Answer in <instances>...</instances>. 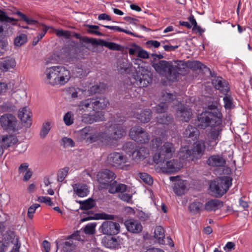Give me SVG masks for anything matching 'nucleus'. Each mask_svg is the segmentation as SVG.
<instances>
[{
  "label": "nucleus",
  "mask_w": 252,
  "mask_h": 252,
  "mask_svg": "<svg viewBox=\"0 0 252 252\" xmlns=\"http://www.w3.org/2000/svg\"><path fill=\"white\" fill-rule=\"evenodd\" d=\"M167 104L162 101L155 107L156 111L158 113H164L167 110Z\"/></svg>",
  "instance_id": "60"
},
{
  "label": "nucleus",
  "mask_w": 252,
  "mask_h": 252,
  "mask_svg": "<svg viewBox=\"0 0 252 252\" xmlns=\"http://www.w3.org/2000/svg\"><path fill=\"white\" fill-rule=\"evenodd\" d=\"M86 27L88 28V29H87V32L88 33L90 34H95L98 36H104L103 33L97 31V30L99 28L98 26L87 25Z\"/></svg>",
  "instance_id": "51"
},
{
  "label": "nucleus",
  "mask_w": 252,
  "mask_h": 252,
  "mask_svg": "<svg viewBox=\"0 0 252 252\" xmlns=\"http://www.w3.org/2000/svg\"><path fill=\"white\" fill-rule=\"evenodd\" d=\"M128 158L126 156L118 152L112 153L107 157V162L110 165L122 169L126 168L125 164Z\"/></svg>",
  "instance_id": "7"
},
{
  "label": "nucleus",
  "mask_w": 252,
  "mask_h": 252,
  "mask_svg": "<svg viewBox=\"0 0 252 252\" xmlns=\"http://www.w3.org/2000/svg\"><path fill=\"white\" fill-rule=\"evenodd\" d=\"M135 216L141 221H145L149 218V215L141 210H137L135 212Z\"/></svg>",
  "instance_id": "57"
},
{
  "label": "nucleus",
  "mask_w": 252,
  "mask_h": 252,
  "mask_svg": "<svg viewBox=\"0 0 252 252\" xmlns=\"http://www.w3.org/2000/svg\"><path fill=\"white\" fill-rule=\"evenodd\" d=\"M16 64V61L13 58L10 56L2 58L0 61V70L2 72H7L14 68Z\"/></svg>",
  "instance_id": "22"
},
{
  "label": "nucleus",
  "mask_w": 252,
  "mask_h": 252,
  "mask_svg": "<svg viewBox=\"0 0 252 252\" xmlns=\"http://www.w3.org/2000/svg\"><path fill=\"white\" fill-rule=\"evenodd\" d=\"M225 95L223 98L224 107L226 110L231 109L234 107L232 98L229 95Z\"/></svg>",
  "instance_id": "53"
},
{
  "label": "nucleus",
  "mask_w": 252,
  "mask_h": 252,
  "mask_svg": "<svg viewBox=\"0 0 252 252\" xmlns=\"http://www.w3.org/2000/svg\"><path fill=\"white\" fill-rule=\"evenodd\" d=\"M51 128V123L49 122L44 123L42 125L40 132V137L42 138H45L50 131Z\"/></svg>",
  "instance_id": "52"
},
{
  "label": "nucleus",
  "mask_w": 252,
  "mask_h": 252,
  "mask_svg": "<svg viewBox=\"0 0 252 252\" xmlns=\"http://www.w3.org/2000/svg\"><path fill=\"white\" fill-rule=\"evenodd\" d=\"M131 64L127 61H122L119 63L117 68L118 70L121 73H127L130 71Z\"/></svg>",
  "instance_id": "41"
},
{
  "label": "nucleus",
  "mask_w": 252,
  "mask_h": 252,
  "mask_svg": "<svg viewBox=\"0 0 252 252\" xmlns=\"http://www.w3.org/2000/svg\"><path fill=\"white\" fill-rule=\"evenodd\" d=\"M175 149L172 143L166 142L161 147L159 152L154 157V161L157 164L164 163L166 159H170L175 152Z\"/></svg>",
  "instance_id": "4"
},
{
  "label": "nucleus",
  "mask_w": 252,
  "mask_h": 252,
  "mask_svg": "<svg viewBox=\"0 0 252 252\" xmlns=\"http://www.w3.org/2000/svg\"><path fill=\"white\" fill-rule=\"evenodd\" d=\"M102 243L105 247L111 249H118L121 248L120 238L112 235L104 237Z\"/></svg>",
  "instance_id": "19"
},
{
  "label": "nucleus",
  "mask_w": 252,
  "mask_h": 252,
  "mask_svg": "<svg viewBox=\"0 0 252 252\" xmlns=\"http://www.w3.org/2000/svg\"><path fill=\"white\" fill-rule=\"evenodd\" d=\"M102 188L108 189V192L111 194L125 192L127 189V186L125 184L118 183L116 181L113 180L108 184V186H103Z\"/></svg>",
  "instance_id": "20"
},
{
  "label": "nucleus",
  "mask_w": 252,
  "mask_h": 252,
  "mask_svg": "<svg viewBox=\"0 0 252 252\" xmlns=\"http://www.w3.org/2000/svg\"><path fill=\"white\" fill-rule=\"evenodd\" d=\"M206 149L205 142L203 140L196 141L193 147L190 149L192 155V160L195 161L201 158L204 154Z\"/></svg>",
  "instance_id": "12"
},
{
  "label": "nucleus",
  "mask_w": 252,
  "mask_h": 252,
  "mask_svg": "<svg viewBox=\"0 0 252 252\" xmlns=\"http://www.w3.org/2000/svg\"><path fill=\"white\" fill-rule=\"evenodd\" d=\"M73 189L74 193L80 197L86 196L89 192L88 187L85 184H75Z\"/></svg>",
  "instance_id": "30"
},
{
  "label": "nucleus",
  "mask_w": 252,
  "mask_h": 252,
  "mask_svg": "<svg viewBox=\"0 0 252 252\" xmlns=\"http://www.w3.org/2000/svg\"><path fill=\"white\" fill-rule=\"evenodd\" d=\"M203 203L199 201H193L191 203L189 206V212L193 215H196L199 213L203 210Z\"/></svg>",
  "instance_id": "37"
},
{
  "label": "nucleus",
  "mask_w": 252,
  "mask_h": 252,
  "mask_svg": "<svg viewBox=\"0 0 252 252\" xmlns=\"http://www.w3.org/2000/svg\"><path fill=\"white\" fill-rule=\"evenodd\" d=\"M172 64L168 61L161 60L157 63H154L152 66L157 73L159 74L164 75L167 71L171 66Z\"/></svg>",
  "instance_id": "25"
},
{
  "label": "nucleus",
  "mask_w": 252,
  "mask_h": 252,
  "mask_svg": "<svg viewBox=\"0 0 252 252\" xmlns=\"http://www.w3.org/2000/svg\"><path fill=\"white\" fill-rule=\"evenodd\" d=\"M219 102L217 100L213 101L211 104H208L207 110L205 111L209 113L213 116V118H216L218 120V123H220L222 120V114L220 110L218 108Z\"/></svg>",
  "instance_id": "21"
},
{
  "label": "nucleus",
  "mask_w": 252,
  "mask_h": 252,
  "mask_svg": "<svg viewBox=\"0 0 252 252\" xmlns=\"http://www.w3.org/2000/svg\"><path fill=\"white\" fill-rule=\"evenodd\" d=\"M223 206V202L217 199H212L207 201L204 207V209L207 212L216 211Z\"/></svg>",
  "instance_id": "27"
},
{
  "label": "nucleus",
  "mask_w": 252,
  "mask_h": 252,
  "mask_svg": "<svg viewBox=\"0 0 252 252\" xmlns=\"http://www.w3.org/2000/svg\"><path fill=\"white\" fill-rule=\"evenodd\" d=\"M93 98L94 111H102L109 104L108 99L104 96Z\"/></svg>",
  "instance_id": "26"
},
{
  "label": "nucleus",
  "mask_w": 252,
  "mask_h": 252,
  "mask_svg": "<svg viewBox=\"0 0 252 252\" xmlns=\"http://www.w3.org/2000/svg\"><path fill=\"white\" fill-rule=\"evenodd\" d=\"M16 14L28 25H33L38 23L37 21L28 18L25 14L19 11H18Z\"/></svg>",
  "instance_id": "54"
},
{
  "label": "nucleus",
  "mask_w": 252,
  "mask_h": 252,
  "mask_svg": "<svg viewBox=\"0 0 252 252\" xmlns=\"http://www.w3.org/2000/svg\"><path fill=\"white\" fill-rule=\"evenodd\" d=\"M97 180L103 186H108V184L112 182L116 177L115 174L109 169H104L99 172L97 175Z\"/></svg>",
  "instance_id": "13"
},
{
  "label": "nucleus",
  "mask_w": 252,
  "mask_h": 252,
  "mask_svg": "<svg viewBox=\"0 0 252 252\" xmlns=\"http://www.w3.org/2000/svg\"><path fill=\"white\" fill-rule=\"evenodd\" d=\"M177 94L175 92L170 93L167 91L162 92L160 100L162 102L167 104L175 100L176 99Z\"/></svg>",
  "instance_id": "36"
},
{
  "label": "nucleus",
  "mask_w": 252,
  "mask_h": 252,
  "mask_svg": "<svg viewBox=\"0 0 252 252\" xmlns=\"http://www.w3.org/2000/svg\"><path fill=\"white\" fill-rule=\"evenodd\" d=\"M95 205V202L94 199L90 198L84 201V203L82 206H80V209L83 210H88L93 208Z\"/></svg>",
  "instance_id": "50"
},
{
  "label": "nucleus",
  "mask_w": 252,
  "mask_h": 252,
  "mask_svg": "<svg viewBox=\"0 0 252 252\" xmlns=\"http://www.w3.org/2000/svg\"><path fill=\"white\" fill-rule=\"evenodd\" d=\"M17 20L11 17H9L7 15L6 13L0 9V23L7 24V23H11L13 25H14V23H13V22H16Z\"/></svg>",
  "instance_id": "44"
},
{
  "label": "nucleus",
  "mask_w": 252,
  "mask_h": 252,
  "mask_svg": "<svg viewBox=\"0 0 252 252\" xmlns=\"http://www.w3.org/2000/svg\"><path fill=\"white\" fill-rule=\"evenodd\" d=\"M187 66L193 70L202 69L205 66L199 61H189L187 63Z\"/></svg>",
  "instance_id": "45"
},
{
  "label": "nucleus",
  "mask_w": 252,
  "mask_h": 252,
  "mask_svg": "<svg viewBox=\"0 0 252 252\" xmlns=\"http://www.w3.org/2000/svg\"><path fill=\"white\" fill-rule=\"evenodd\" d=\"M212 84L216 89L219 90L221 93L224 94H226L230 91L229 84L221 77L218 76L213 79Z\"/></svg>",
  "instance_id": "18"
},
{
  "label": "nucleus",
  "mask_w": 252,
  "mask_h": 252,
  "mask_svg": "<svg viewBox=\"0 0 252 252\" xmlns=\"http://www.w3.org/2000/svg\"><path fill=\"white\" fill-rule=\"evenodd\" d=\"M187 182L186 180L178 181L175 183L173 190L176 194L181 196L184 194L187 189Z\"/></svg>",
  "instance_id": "34"
},
{
  "label": "nucleus",
  "mask_w": 252,
  "mask_h": 252,
  "mask_svg": "<svg viewBox=\"0 0 252 252\" xmlns=\"http://www.w3.org/2000/svg\"><path fill=\"white\" fill-rule=\"evenodd\" d=\"M183 134L185 137L189 138L194 141L199 137L200 132L197 128L191 125H188L185 128Z\"/></svg>",
  "instance_id": "28"
},
{
  "label": "nucleus",
  "mask_w": 252,
  "mask_h": 252,
  "mask_svg": "<svg viewBox=\"0 0 252 252\" xmlns=\"http://www.w3.org/2000/svg\"><path fill=\"white\" fill-rule=\"evenodd\" d=\"M62 141L63 142L62 145L64 148L73 147L75 146V142L70 138L66 137H63L62 139Z\"/></svg>",
  "instance_id": "58"
},
{
  "label": "nucleus",
  "mask_w": 252,
  "mask_h": 252,
  "mask_svg": "<svg viewBox=\"0 0 252 252\" xmlns=\"http://www.w3.org/2000/svg\"><path fill=\"white\" fill-rule=\"evenodd\" d=\"M155 237L157 239L160 244H163L164 242L163 239L165 237L164 230L163 228L161 226H158L155 229Z\"/></svg>",
  "instance_id": "43"
},
{
  "label": "nucleus",
  "mask_w": 252,
  "mask_h": 252,
  "mask_svg": "<svg viewBox=\"0 0 252 252\" xmlns=\"http://www.w3.org/2000/svg\"><path fill=\"white\" fill-rule=\"evenodd\" d=\"M126 118L121 114H117L113 117V125L121 126L125 121Z\"/></svg>",
  "instance_id": "61"
},
{
  "label": "nucleus",
  "mask_w": 252,
  "mask_h": 252,
  "mask_svg": "<svg viewBox=\"0 0 252 252\" xmlns=\"http://www.w3.org/2000/svg\"><path fill=\"white\" fill-rule=\"evenodd\" d=\"M106 88V85L104 83H99L98 84L94 85L91 87L88 90L89 94L93 95L96 93L101 94L103 93Z\"/></svg>",
  "instance_id": "40"
},
{
  "label": "nucleus",
  "mask_w": 252,
  "mask_h": 252,
  "mask_svg": "<svg viewBox=\"0 0 252 252\" xmlns=\"http://www.w3.org/2000/svg\"><path fill=\"white\" fill-rule=\"evenodd\" d=\"M166 161L164 163L159 164L161 165V169L163 172L173 173L178 172L181 168V164L178 160L172 159Z\"/></svg>",
  "instance_id": "15"
},
{
  "label": "nucleus",
  "mask_w": 252,
  "mask_h": 252,
  "mask_svg": "<svg viewBox=\"0 0 252 252\" xmlns=\"http://www.w3.org/2000/svg\"><path fill=\"white\" fill-rule=\"evenodd\" d=\"M69 169L68 167H65L59 170L57 174V180L58 182H62L64 180L67 176Z\"/></svg>",
  "instance_id": "56"
},
{
  "label": "nucleus",
  "mask_w": 252,
  "mask_h": 252,
  "mask_svg": "<svg viewBox=\"0 0 252 252\" xmlns=\"http://www.w3.org/2000/svg\"><path fill=\"white\" fill-rule=\"evenodd\" d=\"M31 113L27 107L19 111L18 117L23 123H27L29 121H31Z\"/></svg>",
  "instance_id": "38"
},
{
  "label": "nucleus",
  "mask_w": 252,
  "mask_h": 252,
  "mask_svg": "<svg viewBox=\"0 0 252 252\" xmlns=\"http://www.w3.org/2000/svg\"><path fill=\"white\" fill-rule=\"evenodd\" d=\"M149 154V149L145 147L137 146L133 152L131 157L136 161L142 160L146 158Z\"/></svg>",
  "instance_id": "23"
},
{
  "label": "nucleus",
  "mask_w": 252,
  "mask_h": 252,
  "mask_svg": "<svg viewBox=\"0 0 252 252\" xmlns=\"http://www.w3.org/2000/svg\"><path fill=\"white\" fill-rule=\"evenodd\" d=\"M129 135L132 140L139 144H145L150 140V135L140 126L132 127L129 130Z\"/></svg>",
  "instance_id": "8"
},
{
  "label": "nucleus",
  "mask_w": 252,
  "mask_h": 252,
  "mask_svg": "<svg viewBox=\"0 0 252 252\" xmlns=\"http://www.w3.org/2000/svg\"><path fill=\"white\" fill-rule=\"evenodd\" d=\"M27 41V36L25 34H21L17 36L14 39V44L16 46H21Z\"/></svg>",
  "instance_id": "55"
},
{
  "label": "nucleus",
  "mask_w": 252,
  "mask_h": 252,
  "mask_svg": "<svg viewBox=\"0 0 252 252\" xmlns=\"http://www.w3.org/2000/svg\"><path fill=\"white\" fill-rule=\"evenodd\" d=\"M120 193L118 196L120 199L127 203H131L132 202V195L125 192Z\"/></svg>",
  "instance_id": "59"
},
{
  "label": "nucleus",
  "mask_w": 252,
  "mask_h": 252,
  "mask_svg": "<svg viewBox=\"0 0 252 252\" xmlns=\"http://www.w3.org/2000/svg\"><path fill=\"white\" fill-rule=\"evenodd\" d=\"M232 184V178L227 176L218 178L210 185V189L214 195L217 197L223 196Z\"/></svg>",
  "instance_id": "3"
},
{
  "label": "nucleus",
  "mask_w": 252,
  "mask_h": 252,
  "mask_svg": "<svg viewBox=\"0 0 252 252\" xmlns=\"http://www.w3.org/2000/svg\"><path fill=\"white\" fill-rule=\"evenodd\" d=\"M157 123L158 124H161L165 127V126H168L171 124L173 121V119L171 115L164 114L162 116L158 117Z\"/></svg>",
  "instance_id": "42"
},
{
  "label": "nucleus",
  "mask_w": 252,
  "mask_h": 252,
  "mask_svg": "<svg viewBox=\"0 0 252 252\" xmlns=\"http://www.w3.org/2000/svg\"><path fill=\"white\" fill-rule=\"evenodd\" d=\"M93 114H84L82 116V122L92 124L94 122H101L105 120L104 112L102 111H94Z\"/></svg>",
  "instance_id": "14"
},
{
  "label": "nucleus",
  "mask_w": 252,
  "mask_h": 252,
  "mask_svg": "<svg viewBox=\"0 0 252 252\" xmlns=\"http://www.w3.org/2000/svg\"><path fill=\"white\" fill-rule=\"evenodd\" d=\"M179 73L176 68V66H173L172 65L167 71L166 74L164 75L168 80L170 81L175 82L177 81L179 77Z\"/></svg>",
  "instance_id": "39"
},
{
  "label": "nucleus",
  "mask_w": 252,
  "mask_h": 252,
  "mask_svg": "<svg viewBox=\"0 0 252 252\" xmlns=\"http://www.w3.org/2000/svg\"><path fill=\"white\" fill-rule=\"evenodd\" d=\"M217 121L218 120L216 118H213L211 114L205 111L197 115V126L200 129H204L209 126H211L215 125Z\"/></svg>",
  "instance_id": "10"
},
{
  "label": "nucleus",
  "mask_w": 252,
  "mask_h": 252,
  "mask_svg": "<svg viewBox=\"0 0 252 252\" xmlns=\"http://www.w3.org/2000/svg\"><path fill=\"white\" fill-rule=\"evenodd\" d=\"M78 106L79 111H94L93 98H90L81 101Z\"/></svg>",
  "instance_id": "32"
},
{
  "label": "nucleus",
  "mask_w": 252,
  "mask_h": 252,
  "mask_svg": "<svg viewBox=\"0 0 252 252\" xmlns=\"http://www.w3.org/2000/svg\"><path fill=\"white\" fill-rule=\"evenodd\" d=\"M125 225L127 230L133 233H139L142 230L143 227L140 222L134 219L127 220Z\"/></svg>",
  "instance_id": "24"
},
{
  "label": "nucleus",
  "mask_w": 252,
  "mask_h": 252,
  "mask_svg": "<svg viewBox=\"0 0 252 252\" xmlns=\"http://www.w3.org/2000/svg\"><path fill=\"white\" fill-rule=\"evenodd\" d=\"M131 81V83L139 87L143 88L147 87L151 82V78L147 74L141 73L139 74L136 72L133 74Z\"/></svg>",
  "instance_id": "17"
},
{
  "label": "nucleus",
  "mask_w": 252,
  "mask_h": 252,
  "mask_svg": "<svg viewBox=\"0 0 252 252\" xmlns=\"http://www.w3.org/2000/svg\"><path fill=\"white\" fill-rule=\"evenodd\" d=\"M101 141L110 143L117 141L126 135V130L123 126L118 125H110L104 131L100 132Z\"/></svg>",
  "instance_id": "2"
},
{
  "label": "nucleus",
  "mask_w": 252,
  "mask_h": 252,
  "mask_svg": "<svg viewBox=\"0 0 252 252\" xmlns=\"http://www.w3.org/2000/svg\"><path fill=\"white\" fill-rule=\"evenodd\" d=\"M135 144L132 142H127L123 146V149L126 153L131 156L135 149Z\"/></svg>",
  "instance_id": "49"
},
{
  "label": "nucleus",
  "mask_w": 252,
  "mask_h": 252,
  "mask_svg": "<svg viewBox=\"0 0 252 252\" xmlns=\"http://www.w3.org/2000/svg\"><path fill=\"white\" fill-rule=\"evenodd\" d=\"M0 124L2 128L7 132L14 133L18 131L17 120L12 114L2 115L0 118Z\"/></svg>",
  "instance_id": "6"
},
{
  "label": "nucleus",
  "mask_w": 252,
  "mask_h": 252,
  "mask_svg": "<svg viewBox=\"0 0 252 252\" xmlns=\"http://www.w3.org/2000/svg\"><path fill=\"white\" fill-rule=\"evenodd\" d=\"M179 156L180 159L182 160L189 159L192 160V155L190 150L189 149H181L179 153Z\"/></svg>",
  "instance_id": "48"
},
{
  "label": "nucleus",
  "mask_w": 252,
  "mask_h": 252,
  "mask_svg": "<svg viewBox=\"0 0 252 252\" xmlns=\"http://www.w3.org/2000/svg\"><path fill=\"white\" fill-rule=\"evenodd\" d=\"M120 226L119 223L111 221H104L99 227L101 232L108 236L114 235L119 233Z\"/></svg>",
  "instance_id": "11"
},
{
  "label": "nucleus",
  "mask_w": 252,
  "mask_h": 252,
  "mask_svg": "<svg viewBox=\"0 0 252 252\" xmlns=\"http://www.w3.org/2000/svg\"><path fill=\"white\" fill-rule=\"evenodd\" d=\"M217 122H215V125L211 126L209 132V137L212 142H215V145L217 144L219 141L220 140L223 127L222 120H220V123Z\"/></svg>",
  "instance_id": "16"
},
{
  "label": "nucleus",
  "mask_w": 252,
  "mask_h": 252,
  "mask_svg": "<svg viewBox=\"0 0 252 252\" xmlns=\"http://www.w3.org/2000/svg\"><path fill=\"white\" fill-rule=\"evenodd\" d=\"M56 34L57 36H63L66 39H69L71 36L70 32L68 31H63V30H56Z\"/></svg>",
  "instance_id": "63"
},
{
  "label": "nucleus",
  "mask_w": 252,
  "mask_h": 252,
  "mask_svg": "<svg viewBox=\"0 0 252 252\" xmlns=\"http://www.w3.org/2000/svg\"><path fill=\"white\" fill-rule=\"evenodd\" d=\"M94 42L95 43L94 45L104 46L113 51H120L121 49V46L120 44L112 42H108L101 39L97 40L95 38Z\"/></svg>",
  "instance_id": "29"
},
{
  "label": "nucleus",
  "mask_w": 252,
  "mask_h": 252,
  "mask_svg": "<svg viewBox=\"0 0 252 252\" xmlns=\"http://www.w3.org/2000/svg\"><path fill=\"white\" fill-rule=\"evenodd\" d=\"M175 116L180 121L188 122L192 117V111L188 105L180 103L177 105Z\"/></svg>",
  "instance_id": "9"
},
{
  "label": "nucleus",
  "mask_w": 252,
  "mask_h": 252,
  "mask_svg": "<svg viewBox=\"0 0 252 252\" xmlns=\"http://www.w3.org/2000/svg\"><path fill=\"white\" fill-rule=\"evenodd\" d=\"M18 142L17 138L13 135H4L2 136L0 143L4 148H8L14 145Z\"/></svg>",
  "instance_id": "33"
},
{
  "label": "nucleus",
  "mask_w": 252,
  "mask_h": 252,
  "mask_svg": "<svg viewBox=\"0 0 252 252\" xmlns=\"http://www.w3.org/2000/svg\"><path fill=\"white\" fill-rule=\"evenodd\" d=\"M80 90L79 88L69 87L67 90V92L72 98H76L78 97V92Z\"/></svg>",
  "instance_id": "64"
},
{
  "label": "nucleus",
  "mask_w": 252,
  "mask_h": 252,
  "mask_svg": "<svg viewBox=\"0 0 252 252\" xmlns=\"http://www.w3.org/2000/svg\"><path fill=\"white\" fill-rule=\"evenodd\" d=\"M135 117L141 123H146L149 122L152 117V111L150 109H146L135 114Z\"/></svg>",
  "instance_id": "35"
},
{
  "label": "nucleus",
  "mask_w": 252,
  "mask_h": 252,
  "mask_svg": "<svg viewBox=\"0 0 252 252\" xmlns=\"http://www.w3.org/2000/svg\"><path fill=\"white\" fill-rule=\"evenodd\" d=\"M44 74L45 82L53 86L64 85L70 78V72L66 67L62 65L53 66L47 68Z\"/></svg>",
  "instance_id": "1"
},
{
  "label": "nucleus",
  "mask_w": 252,
  "mask_h": 252,
  "mask_svg": "<svg viewBox=\"0 0 252 252\" xmlns=\"http://www.w3.org/2000/svg\"><path fill=\"white\" fill-rule=\"evenodd\" d=\"M207 163L211 166L222 167L225 164L226 161L222 157L219 155H214L208 158Z\"/></svg>",
  "instance_id": "31"
},
{
  "label": "nucleus",
  "mask_w": 252,
  "mask_h": 252,
  "mask_svg": "<svg viewBox=\"0 0 252 252\" xmlns=\"http://www.w3.org/2000/svg\"><path fill=\"white\" fill-rule=\"evenodd\" d=\"M78 137L80 141L86 140V142L93 143L101 141V134L97 132L94 128L91 126H87L78 131Z\"/></svg>",
  "instance_id": "5"
},
{
  "label": "nucleus",
  "mask_w": 252,
  "mask_h": 252,
  "mask_svg": "<svg viewBox=\"0 0 252 252\" xmlns=\"http://www.w3.org/2000/svg\"><path fill=\"white\" fill-rule=\"evenodd\" d=\"M72 36L85 43H90L92 45L95 43V42H94L95 38H90L87 36H81L79 33L75 32H72Z\"/></svg>",
  "instance_id": "46"
},
{
  "label": "nucleus",
  "mask_w": 252,
  "mask_h": 252,
  "mask_svg": "<svg viewBox=\"0 0 252 252\" xmlns=\"http://www.w3.org/2000/svg\"><path fill=\"white\" fill-rule=\"evenodd\" d=\"M41 26H42L44 27V29L43 30V31L41 32L40 33L38 34V35L35 37L33 38V41H32V45L33 46L36 45L38 42L44 36L45 34L48 31L49 27L46 26L44 24H40Z\"/></svg>",
  "instance_id": "47"
},
{
  "label": "nucleus",
  "mask_w": 252,
  "mask_h": 252,
  "mask_svg": "<svg viewBox=\"0 0 252 252\" xmlns=\"http://www.w3.org/2000/svg\"><path fill=\"white\" fill-rule=\"evenodd\" d=\"M96 225L94 223H90L87 224L84 228V231L86 234H92L94 233Z\"/></svg>",
  "instance_id": "62"
}]
</instances>
